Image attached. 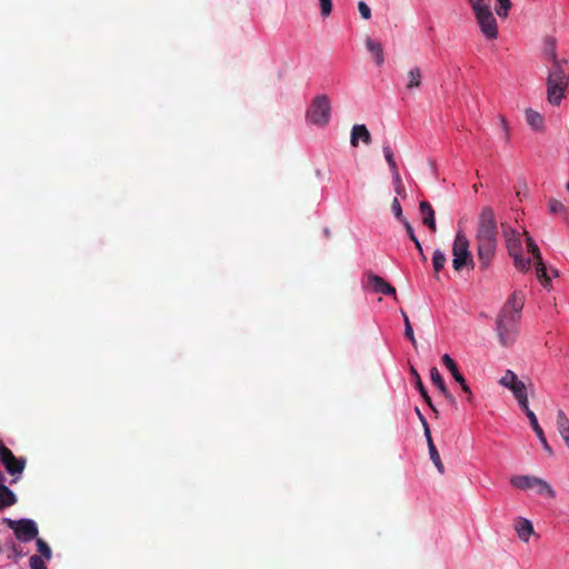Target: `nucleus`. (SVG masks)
I'll return each instance as SVG.
<instances>
[{
  "label": "nucleus",
  "instance_id": "f257e3e1",
  "mask_svg": "<svg viewBox=\"0 0 569 569\" xmlns=\"http://www.w3.org/2000/svg\"><path fill=\"white\" fill-rule=\"evenodd\" d=\"M565 59L560 60L551 53V67L547 77V100L552 106H559L566 97L569 74L565 70Z\"/></svg>",
  "mask_w": 569,
  "mask_h": 569
},
{
  "label": "nucleus",
  "instance_id": "f03ea898",
  "mask_svg": "<svg viewBox=\"0 0 569 569\" xmlns=\"http://www.w3.org/2000/svg\"><path fill=\"white\" fill-rule=\"evenodd\" d=\"M470 7L482 34L489 40L497 39L499 31L497 20L491 11V2L479 3V0H476V3L470 4Z\"/></svg>",
  "mask_w": 569,
  "mask_h": 569
},
{
  "label": "nucleus",
  "instance_id": "7ed1b4c3",
  "mask_svg": "<svg viewBox=\"0 0 569 569\" xmlns=\"http://www.w3.org/2000/svg\"><path fill=\"white\" fill-rule=\"evenodd\" d=\"M452 267L456 271L463 268L473 269L475 262L469 250V240L462 231H458L452 244Z\"/></svg>",
  "mask_w": 569,
  "mask_h": 569
},
{
  "label": "nucleus",
  "instance_id": "20e7f679",
  "mask_svg": "<svg viewBox=\"0 0 569 569\" xmlns=\"http://www.w3.org/2000/svg\"><path fill=\"white\" fill-rule=\"evenodd\" d=\"M519 321L520 317L509 316L508 313L499 315L496 329L502 346H511L516 341Z\"/></svg>",
  "mask_w": 569,
  "mask_h": 569
},
{
  "label": "nucleus",
  "instance_id": "39448f33",
  "mask_svg": "<svg viewBox=\"0 0 569 569\" xmlns=\"http://www.w3.org/2000/svg\"><path fill=\"white\" fill-rule=\"evenodd\" d=\"M331 106L326 94L317 96L308 111L307 119L316 126H326L330 120Z\"/></svg>",
  "mask_w": 569,
  "mask_h": 569
},
{
  "label": "nucleus",
  "instance_id": "423d86ee",
  "mask_svg": "<svg viewBox=\"0 0 569 569\" xmlns=\"http://www.w3.org/2000/svg\"><path fill=\"white\" fill-rule=\"evenodd\" d=\"M0 460L6 471L13 477L10 483H16L26 468L27 460L22 457L17 458L2 441H0Z\"/></svg>",
  "mask_w": 569,
  "mask_h": 569
},
{
  "label": "nucleus",
  "instance_id": "0eeeda50",
  "mask_svg": "<svg viewBox=\"0 0 569 569\" xmlns=\"http://www.w3.org/2000/svg\"><path fill=\"white\" fill-rule=\"evenodd\" d=\"M497 236L498 228L493 209L483 207L478 220L476 240L497 239Z\"/></svg>",
  "mask_w": 569,
  "mask_h": 569
},
{
  "label": "nucleus",
  "instance_id": "6e6552de",
  "mask_svg": "<svg viewBox=\"0 0 569 569\" xmlns=\"http://www.w3.org/2000/svg\"><path fill=\"white\" fill-rule=\"evenodd\" d=\"M499 383L508 388L513 393L522 410L529 407L527 387L523 381L518 379L513 371L507 370Z\"/></svg>",
  "mask_w": 569,
  "mask_h": 569
},
{
  "label": "nucleus",
  "instance_id": "1a4fd4ad",
  "mask_svg": "<svg viewBox=\"0 0 569 569\" xmlns=\"http://www.w3.org/2000/svg\"><path fill=\"white\" fill-rule=\"evenodd\" d=\"M2 521L13 529L17 539L20 541L29 542L36 539L39 533L37 523L31 519L12 520L3 518Z\"/></svg>",
  "mask_w": 569,
  "mask_h": 569
},
{
  "label": "nucleus",
  "instance_id": "9d476101",
  "mask_svg": "<svg viewBox=\"0 0 569 569\" xmlns=\"http://www.w3.org/2000/svg\"><path fill=\"white\" fill-rule=\"evenodd\" d=\"M477 242V257L482 270L488 269L490 266L497 248V239L476 240Z\"/></svg>",
  "mask_w": 569,
  "mask_h": 569
},
{
  "label": "nucleus",
  "instance_id": "9b49d317",
  "mask_svg": "<svg viewBox=\"0 0 569 569\" xmlns=\"http://www.w3.org/2000/svg\"><path fill=\"white\" fill-rule=\"evenodd\" d=\"M525 234H526L528 252L533 257V259H536L537 277L539 278L540 281L548 283L550 281V278L547 276V268L542 261L541 252H540L537 243L528 234V232H525Z\"/></svg>",
  "mask_w": 569,
  "mask_h": 569
},
{
  "label": "nucleus",
  "instance_id": "f8f14e48",
  "mask_svg": "<svg viewBox=\"0 0 569 569\" xmlns=\"http://www.w3.org/2000/svg\"><path fill=\"white\" fill-rule=\"evenodd\" d=\"M367 287L375 293L391 296L397 300V291L393 286L387 282L382 277L372 272L367 273Z\"/></svg>",
  "mask_w": 569,
  "mask_h": 569
},
{
  "label": "nucleus",
  "instance_id": "ddd939ff",
  "mask_svg": "<svg viewBox=\"0 0 569 569\" xmlns=\"http://www.w3.org/2000/svg\"><path fill=\"white\" fill-rule=\"evenodd\" d=\"M442 362L446 366V368L450 371L453 379L461 386L462 391L467 395V401L472 402L473 401L472 391L469 388V386L467 385L463 376L459 372L455 360L449 355H443Z\"/></svg>",
  "mask_w": 569,
  "mask_h": 569
},
{
  "label": "nucleus",
  "instance_id": "4468645a",
  "mask_svg": "<svg viewBox=\"0 0 569 569\" xmlns=\"http://www.w3.org/2000/svg\"><path fill=\"white\" fill-rule=\"evenodd\" d=\"M523 307V299L518 293H512L500 313H508L509 316L520 317Z\"/></svg>",
  "mask_w": 569,
  "mask_h": 569
},
{
  "label": "nucleus",
  "instance_id": "2eb2a0df",
  "mask_svg": "<svg viewBox=\"0 0 569 569\" xmlns=\"http://www.w3.org/2000/svg\"><path fill=\"white\" fill-rule=\"evenodd\" d=\"M523 411H525L526 416L528 417L530 426H531L532 430L535 431L536 436L538 437L540 443L545 448V450H547L548 452H551V448L548 445V441L545 437L543 430L540 427V425L538 423L537 417L533 413V411L530 410L529 407L527 409H523Z\"/></svg>",
  "mask_w": 569,
  "mask_h": 569
},
{
  "label": "nucleus",
  "instance_id": "dca6fc26",
  "mask_svg": "<svg viewBox=\"0 0 569 569\" xmlns=\"http://www.w3.org/2000/svg\"><path fill=\"white\" fill-rule=\"evenodd\" d=\"M419 209L422 216V223L430 229L431 232L437 231L435 210L428 201H421Z\"/></svg>",
  "mask_w": 569,
  "mask_h": 569
},
{
  "label": "nucleus",
  "instance_id": "f3484780",
  "mask_svg": "<svg viewBox=\"0 0 569 569\" xmlns=\"http://www.w3.org/2000/svg\"><path fill=\"white\" fill-rule=\"evenodd\" d=\"M359 139H361L366 144L371 142V136L365 124H355L351 130V146L357 147Z\"/></svg>",
  "mask_w": 569,
  "mask_h": 569
},
{
  "label": "nucleus",
  "instance_id": "a211bd4d",
  "mask_svg": "<svg viewBox=\"0 0 569 569\" xmlns=\"http://www.w3.org/2000/svg\"><path fill=\"white\" fill-rule=\"evenodd\" d=\"M410 373H411V376L415 379V385H416L417 389L419 390L421 397L427 402V405L430 407V409L435 412V415L438 416V410L433 406V403L431 401V398L429 397V395H428V392H427V390H426V388H425V386L422 383V380H421L418 371L412 366L410 367Z\"/></svg>",
  "mask_w": 569,
  "mask_h": 569
},
{
  "label": "nucleus",
  "instance_id": "6ab92c4d",
  "mask_svg": "<svg viewBox=\"0 0 569 569\" xmlns=\"http://www.w3.org/2000/svg\"><path fill=\"white\" fill-rule=\"evenodd\" d=\"M515 529L518 537L525 542H528L530 536L535 532L531 521L526 518H519L515 525Z\"/></svg>",
  "mask_w": 569,
  "mask_h": 569
},
{
  "label": "nucleus",
  "instance_id": "aec40b11",
  "mask_svg": "<svg viewBox=\"0 0 569 569\" xmlns=\"http://www.w3.org/2000/svg\"><path fill=\"white\" fill-rule=\"evenodd\" d=\"M366 48L369 52L372 53L376 64L378 67H381L385 62L382 44L378 41L372 40L371 38H367Z\"/></svg>",
  "mask_w": 569,
  "mask_h": 569
},
{
  "label": "nucleus",
  "instance_id": "412c9836",
  "mask_svg": "<svg viewBox=\"0 0 569 569\" xmlns=\"http://www.w3.org/2000/svg\"><path fill=\"white\" fill-rule=\"evenodd\" d=\"M536 481V476H513L510 478L512 487L520 490H532Z\"/></svg>",
  "mask_w": 569,
  "mask_h": 569
},
{
  "label": "nucleus",
  "instance_id": "4be33fe9",
  "mask_svg": "<svg viewBox=\"0 0 569 569\" xmlns=\"http://www.w3.org/2000/svg\"><path fill=\"white\" fill-rule=\"evenodd\" d=\"M532 490L548 499H553L556 497V491L552 489V487L546 480L539 477H536Z\"/></svg>",
  "mask_w": 569,
  "mask_h": 569
},
{
  "label": "nucleus",
  "instance_id": "5701e85b",
  "mask_svg": "<svg viewBox=\"0 0 569 569\" xmlns=\"http://www.w3.org/2000/svg\"><path fill=\"white\" fill-rule=\"evenodd\" d=\"M17 501V496L10 488H0V510L16 505Z\"/></svg>",
  "mask_w": 569,
  "mask_h": 569
},
{
  "label": "nucleus",
  "instance_id": "b1692460",
  "mask_svg": "<svg viewBox=\"0 0 569 569\" xmlns=\"http://www.w3.org/2000/svg\"><path fill=\"white\" fill-rule=\"evenodd\" d=\"M506 244L510 256L521 252V241L513 230L506 233Z\"/></svg>",
  "mask_w": 569,
  "mask_h": 569
},
{
  "label": "nucleus",
  "instance_id": "393cba45",
  "mask_svg": "<svg viewBox=\"0 0 569 569\" xmlns=\"http://www.w3.org/2000/svg\"><path fill=\"white\" fill-rule=\"evenodd\" d=\"M526 120L533 130H540L543 127L542 116L532 109L526 110Z\"/></svg>",
  "mask_w": 569,
  "mask_h": 569
},
{
  "label": "nucleus",
  "instance_id": "a878e982",
  "mask_svg": "<svg viewBox=\"0 0 569 569\" xmlns=\"http://www.w3.org/2000/svg\"><path fill=\"white\" fill-rule=\"evenodd\" d=\"M407 78H408V82L406 84V88L408 90H412L415 88L420 87V84H421V70H420V68L415 67V68L410 69L408 74H407Z\"/></svg>",
  "mask_w": 569,
  "mask_h": 569
},
{
  "label": "nucleus",
  "instance_id": "bb28decb",
  "mask_svg": "<svg viewBox=\"0 0 569 569\" xmlns=\"http://www.w3.org/2000/svg\"><path fill=\"white\" fill-rule=\"evenodd\" d=\"M430 379L441 393H447V387L445 385V381L436 367H432L430 369Z\"/></svg>",
  "mask_w": 569,
  "mask_h": 569
},
{
  "label": "nucleus",
  "instance_id": "cd10ccee",
  "mask_svg": "<svg viewBox=\"0 0 569 569\" xmlns=\"http://www.w3.org/2000/svg\"><path fill=\"white\" fill-rule=\"evenodd\" d=\"M428 450H429L430 459L433 462L435 467L437 468V470L441 475H443L445 473V466H443V463L441 461L440 455H439L435 443H430V448H428Z\"/></svg>",
  "mask_w": 569,
  "mask_h": 569
},
{
  "label": "nucleus",
  "instance_id": "c85d7f7f",
  "mask_svg": "<svg viewBox=\"0 0 569 569\" xmlns=\"http://www.w3.org/2000/svg\"><path fill=\"white\" fill-rule=\"evenodd\" d=\"M548 210L552 214H563L565 217L567 214V208L565 207V204L555 198L549 199Z\"/></svg>",
  "mask_w": 569,
  "mask_h": 569
},
{
  "label": "nucleus",
  "instance_id": "c756f323",
  "mask_svg": "<svg viewBox=\"0 0 569 569\" xmlns=\"http://www.w3.org/2000/svg\"><path fill=\"white\" fill-rule=\"evenodd\" d=\"M400 311H401V316H402L403 322H405V337L412 343L413 347H417V341L415 338L413 329L411 327L409 317L402 309Z\"/></svg>",
  "mask_w": 569,
  "mask_h": 569
},
{
  "label": "nucleus",
  "instance_id": "7c9ffc66",
  "mask_svg": "<svg viewBox=\"0 0 569 569\" xmlns=\"http://www.w3.org/2000/svg\"><path fill=\"white\" fill-rule=\"evenodd\" d=\"M446 261L447 259L445 253L439 249L435 250L432 256V266L436 273L445 267Z\"/></svg>",
  "mask_w": 569,
  "mask_h": 569
},
{
  "label": "nucleus",
  "instance_id": "2f4dec72",
  "mask_svg": "<svg viewBox=\"0 0 569 569\" xmlns=\"http://www.w3.org/2000/svg\"><path fill=\"white\" fill-rule=\"evenodd\" d=\"M37 549H38L39 553L41 555L40 556L41 558L43 557L47 560L51 559V557H52L51 548L43 539H41V538L37 539Z\"/></svg>",
  "mask_w": 569,
  "mask_h": 569
},
{
  "label": "nucleus",
  "instance_id": "473e14b6",
  "mask_svg": "<svg viewBox=\"0 0 569 569\" xmlns=\"http://www.w3.org/2000/svg\"><path fill=\"white\" fill-rule=\"evenodd\" d=\"M513 258V261H515V266L520 270V271H527L529 270L530 268V260L529 259H525L522 256H521V252L520 253H516L513 256H511Z\"/></svg>",
  "mask_w": 569,
  "mask_h": 569
},
{
  "label": "nucleus",
  "instance_id": "72a5a7b5",
  "mask_svg": "<svg viewBox=\"0 0 569 569\" xmlns=\"http://www.w3.org/2000/svg\"><path fill=\"white\" fill-rule=\"evenodd\" d=\"M557 427L559 430V433L563 432L565 430L569 429V419L563 412V410H558L557 412Z\"/></svg>",
  "mask_w": 569,
  "mask_h": 569
},
{
  "label": "nucleus",
  "instance_id": "f704fd0d",
  "mask_svg": "<svg viewBox=\"0 0 569 569\" xmlns=\"http://www.w3.org/2000/svg\"><path fill=\"white\" fill-rule=\"evenodd\" d=\"M496 13L501 18H507L508 11L511 7L510 0H497Z\"/></svg>",
  "mask_w": 569,
  "mask_h": 569
},
{
  "label": "nucleus",
  "instance_id": "c9c22d12",
  "mask_svg": "<svg viewBox=\"0 0 569 569\" xmlns=\"http://www.w3.org/2000/svg\"><path fill=\"white\" fill-rule=\"evenodd\" d=\"M30 569H47L44 561L38 555H33L29 558Z\"/></svg>",
  "mask_w": 569,
  "mask_h": 569
},
{
  "label": "nucleus",
  "instance_id": "e433bc0d",
  "mask_svg": "<svg viewBox=\"0 0 569 569\" xmlns=\"http://www.w3.org/2000/svg\"><path fill=\"white\" fill-rule=\"evenodd\" d=\"M402 224H403V227H405V229L407 231L408 237L415 243L416 248H420V241L416 237L413 228L411 227L409 221L408 220H403Z\"/></svg>",
  "mask_w": 569,
  "mask_h": 569
},
{
  "label": "nucleus",
  "instance_id": "4c0bfd02",
  "mask_svg": "<svg viewBox=\"0 0 569 569\" xmlns=\"http://www.w3.org/2000/svg\"><path fill=\"white\" fill-rule=\"evenodd\" d=\"M391 210H392L393 214L396 216V218L399 219L401 222H403V220H407L402 214V208L397 198H395L392 200Z\"/></svg>",
  "mask_w": 569,
  "mask_h": 569
},
{
  "label": "nucleus",
  "instance_id": "58836bf2",
  "mask_svg": "<svg viewBox=\"0 0 569 569\" xmlns=\"http://www.w3.org/2000/svg\"><path fill=\"white\" fill-rule=\"evenodd\" d=\"M358 9H359V12H360L361 17H362L365 20L370 19V17H371V10H370V8L368 7V4H367L365 1H360V2L358 3Z\"/></svg>",
  "mask_w": 569,
  "mask_h": 569
},
{
  "label": "nucleus",
  "instance_id": "ea45409f",
  "mask_svg": "<svg viewBox=\"0 0 569 569\" xmlns=\"http://www.w3.org/2000/svg\"><path fill=\"white\" fill-rule=\"evenodd\" d=\"M499 121H500V129L503 132V138H505L506 141H509V138H510L509 126H508L506 117L502 116V114L499 116Z\"/></svg>",
  "mask_w": 569,
  "mask_h": 569
},
{
  "label": "nucleus",
  "instance_id": "a19ab883",
  "mask_svg": "<svg viewBox=\"0 0 569 569\" xmlns=\"http://www.w3.org/2000/svg\"><path fill=\"white\" fill-rule=\"evenodd\" d=\"M320 7H321V14L323 17H327L332 11V3L331 0H319Z\"/></svg>",
  "mask_w": 569,
  "mask_h": 569
},
{
  "label": "nucleus",
  "instance_id": "79ce46f5",
  "mask_svg": "<svg viewBox=\"0 0 569 569\" xmlns=\"http://www.w3.org/2000/svg\"><path fill=\"white\" fill-rule=\"evenodd\" d=\"M553 52V54L557 57V53H556V43H555V40L552 39H548L547 40V48H546V56L549 58V60L551 61V53Z\"/></svg>",
  "mask_w": 569,
  "mask_h": 569
},
{
  "label": "nucleus",
  "instance_id": "37998d69",
  "mask_svg": "<svg viewBox=\"0 0 569 569\" xmlns=\"http://www.w3.org/2000/svg\"><path fill=\"white\" fill-rule=\"evenodd\" d=\"M383 154L388 164L396 161L393 158V152L389 146H383Z\"/></svg>",
  "mask_w": 569,
  "mask_h": 569
},
{
  "label": "nucleus",
  "instance_id": "c03bdc74",
  "mask_svg": "<svg viewBox=\"0 0 569 569\" xmlns=\"http://www.w3.org/2000/svg\"><path fill=\"white\" fill-rule=\"evenodd\" d=\"M423 432H425V436H426V439H427L428 448H430V443H433V440H432V437H431V433H430L429 425H426L423 427Z\"/></svg>",
  "mask_w": 569,
  "mask_h": 569
},
{
  "label": "nucleus",
  "instance_id": "a18cd8bd",
  "mask_svg": "<svg viewBox=\"0 0 569 569\" xmlns=\"http://www.w3.org/2000/svg\"><path fill=\"white\" fill-rule=\"evenodd\" d=\"M452 406L457 405L456 398L447 389V393H441Z\"/></svg>",
  "mask_w": 569,
  "mask_h": 569
},
{
  "label": "nucleus",
  "instance_id": "49530a36",
  "mask_svg": "<svg viewBox=\"0 0 569 569\" xmlns=\"http://www.w3.org/2000/svg\"><path fill=\"white\" fill-rule=\"evenodd\" d=\"M415 410H416V413H417V416H418V418H419V420H420V422H421L422 427H425L426 425H428V421H427L426 417L421 413V411L419 410V408H416Z\"/></svg>",
  "mask_w": 569,
  "mask_h": 569
},
{
  "label": "nucleus",
  "instance_id": "de8ad7c7",
  "mask_svg": "<svg viewBox=\"0 0 569 569\" xmlns=\"http://www.w3.org/2000/svg\"><path fill=\"white\" fill-rule=\"evenodd\" d=\"M389 168H390V171H391V173H392V174H395V173H399L398 166H397V162H396V161H395V162L389 163Z\"/></svg>",
  "mask_w": 569,
  "mask_h": 569
},
{
  "label": "nucleus",
  "instance_id": "09e8293b",
  "mask_svg": "<svg viewBox=\"0 0 569 569\" xmlns=\"http://www.w3.org/2000/svg\"><path fill=\"white\" fill-rule=\"evenodd\" d=\"M392 180H393V184H400L402 183V180H401V177H400V173H395L392 174Z\"/></svg>",
  "mask_w": 569,
  "mask_h": 569
},
{
  "label": "nucleus",
  "instance_id": "8fccbe9b",
  "mask_svg": "<svg viewBox=\"0 0 569 569\" xmlns=\"http://www.w3.org/2000/svg\"><path fill=\"white\" fill-rule=\"evenodd\" d=\"M566 445L569 446V429L560 433Z\"/></svg>",
  "mask_w": 569,
  "mask_h": 569
},
{
  "label": "nucleus",
  "instance_id": "3c124183",
  "mask_svg": "<svg viewBox=\"0 0 569 569\" xmlns=\"http://www.w3.org/2000/svg\"><path fill=\"white\" fill-rule=\"evenodd\" d=\"M396 192L401 196L405 192V187L402 183L395 186Z\"/></svg>",
  "mask_w": 569,
  "mask_h": 569
},
{
  "label": "nucleus",
  "instance_id": "603ef678",
  "mask_svg": "<svg viewBox=\"0 0 569 569\" xmlns=\"http://www.w3.org/2000/svg\"><path fill=\"white\" fill-rule=\"evenodd\" d=\"M4 482H6V477H4L3 472L0 470V488L7 487L4 485Z\"/></svg>",
  "mask_w": 569,
  "mask_h": 569
},
{
  "label": "nucleus",
  "instance_id": "864d4df0",
  "mask_svg": "<svg viewBox=\"0 0 569 569\" xmlns=\"http://www.w3.org/2000/svg\"><path fill=\"white\" fill-rule=\"evenodd\" d=\"M469 4L476 3V0H467ZM482 2H491V0H479V3Z\"/></svg>",
  "mask_w": 569,
  "mask_h": 569
},
{
  "label": "nucleus",
  "instance_id": "5fc2aeb1",
  "mask_svg": "<svg viewBox=\"0 0 569 569\" xmlns=\"http://www.w3.org/2000/svg\"><path fill=\"white\" fill-rule=\"evenodd\" d=\"M419 253L421 254L422 259L426 260V256L423 254L422 246L420 244V248H417Z\"/></svg>",
  "mask_w": 569,
  "mask_h": 569
},
{
  "label": "nucleus",
  "instance_id": "6e6d98bb",
  "mask_svg": "<svg viewBox=\"0 0 569 569\" xmlns=\"http://www.w3.org/2000/svg\"><path fill=\"white\" fill-rule=\"evenodd\" d=\"M566 189H567V191L569 192V181H568V182H567V184H566Z\"/></svg>",
  "mask_w": 569,
  "mask_h": 569
},
{
  "label": "nucleus",
  "instance_id": "4d7b16f0",
  "mask_svg": "<svg viewBox=\"0 0 569 569\" xmlns=\"http://www.w3.org/2000/svg\"><path fill=\"white\" fill-rule=\"evenodd\" d=\"M568 447H569V445H568Z\"/></svg>",
  "mask_w": 569,
  "mask_h": 569
}]
</instances>
